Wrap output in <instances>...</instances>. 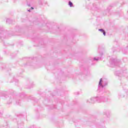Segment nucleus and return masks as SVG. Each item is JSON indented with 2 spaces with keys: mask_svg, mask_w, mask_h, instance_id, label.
Masks as SVG:
<instances>
[{
  "mask_svg": "<svg viewBox=\"0 0 128 128\" xmlns=\"http://www.w3.org/2000/svg\"><path fill=\"white\" fill-rule=\"evenodd\" d=\"M32 10H34V8H31Z\"/></svg>",
  "mask_w": 128,
  "mask_h": 128,
  "instance_id": "20e7f679",
  "label": "nucleus"
},
{
  "mask_svg": "<svg viewBox=\"0 0 128 128\" xmlns=\"http://www.w3.org/2000/svg\"><path fill=\"white\" fill-rule=\"evenodd\" d=\"M69 6H70V7L72 6V3L71 2H69Z\"/></svg>",
  "mask_w": 128,
  "mask_h": 128,
  "instance_id": "f03ea898",
  "label": "nucleus"
},
{
  "mask_svg": "<svg viewBox=\"0 0 128 128\" xmlns=\"http://www.w3.org/2000/svg\"><path fill=\"white\" fill-rule=\"evenodd\" d=\"M102 79L100 80V83H99V84L100 86L102 84Z\"/></svg>",
  "mask_w": 128,
  "mask_h": 128,
  "instance_id": "7ed1b4c3",
  "label": "nucleus"
},
{
  "mask_svg": "<svg viewBox=\"0 0 128 128\" xmlns=\"http://www.w3.org/2000/svg\"><path fill=\"white\" fill-rule=\"evenodd\" d=\"M100 32H102V30H100Z\"/></svg>",
  "mask_w": 128,
  "mask_h": 128,
  "instance_id": "39448f33",
  "label": "nucleus"
},
{
  "mask_svg": "<svg viewBox=\"0 0 128 128\" xmlns=\"http://www.w3.org/2000/svg\"><path fill=\"white\" fill-rule=\"evenodd\" d=\"M98 30H102V32H103L104 35L106 36V32H104V30L102 29H99Z\"/></svg>",
  "mask_w": 128,
  "mask_h": 128,
  "instance_id": "f257e3e1",
  "label": "nucleus"
}]
</instances>
